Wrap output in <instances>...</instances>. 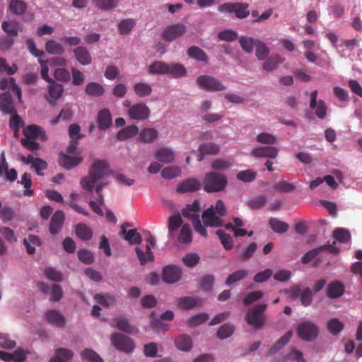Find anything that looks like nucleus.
I'll return each mask as SVG.
<instances>
[{
    "label": "nucleus",
    "instance_id": "obj_1",
    "mask_svg": "<svg viewBox=\"0 0 362 362\" xmlns=\"http://www.w3.org/2000/svg\"><path fill=\"white\" fill-rule=\"evenodd\" d=\"M108 172V163L105 160H96L90 165L88 176L83 177L81 180L82 189L92 192L98 182L106 176Z\"/></svg>",
    "mask_w": 362,
    "mask_h": 362
},
{
    "label": "nucleus",
    "instance_id": "obj_2",
    "mask_svg": "<svg viewBox=\"0 0 362 362\" xmlns=\"http://www.w3.org/2000/svg\"><path fill=\"white\" fill-rule=\"evenodd\" d=\"M227 184L228 180L226 176L217 171L207 173L203 180L204 189L209 193L224 190Z\"/></svg>",
    "mask_w": 362,
    "mask_h": 362
},
{
    "label": "nucleus",
    "instance_id": "obj_3",
    "mask_svg": "<svg viewBox=\"0 0 362 362\" xmlns=\"http://www.w3.org/2000/svg\"><path fill=\"white\" fill-rule=\"evenodd\" d=\"M200 209V204L199 200H195L193 204L187 205L185 209L182 210V214L188 219H190L194 226L195 231L200 235L206 238L207 230L201 223L198 212Z\"/></svg>",
    "mask_w": 362,
    "mask_h": 362
},
{
    "label": "nucleus",
    "instance_id": "obj_4",
    "mask_svg": "<svg viewBox=\"0 0 362 362\" xmlns=\"http://www.w3.org/2000/svg\"><path fill=\"white\" fill-rule=\"evenodd\" d=\"M318 327L316 324L309 320H305L298 324L296 332L301 340L313 341L318 335Z\"/></svg>",
    "mask_w": 362,
    "mask_h": 362
},
{
    "label": "nucleus",
    "instance_id": "obj_5",
    "mask_svg": "<svg viewBox=\"0 0 362 362\" xmlns=\"http://www.w3.org/2000/svg\"><path fill=\"white\" fill-rule=\"evenodd\" d=\"M267 308V304H262L256 305L252 310H250L245 317L246 322L252 325L255 329H262L264 325L263 313Z\"/></svg>",
    "mask_w": 362,
    "mask_h": 362
},
{
    "label": "nucleus",
    "instance_id": "obj_6",
    "mask_svg": "<svg viewBox=\"0 0 362 362\" xmlns=\"http://www.w3.org/2000/svg\"><path fill=\"white\" fill-rule=\"evenodd\" d=\"M249 4L244 3H225L218 6V11L224 13H235L238 18H245L250 15Z\"/></svg>",
    "mask_w": 362,
    "mask_h": 362
},
{
    "label": "nucleus",
    "instance_id": "obj_7",
    "mask_svg": "<svg viewBox=\"0 0 362 362\" xmlns=\"http://www.w3.org/2000/svg\"><path fill=\"white\" fill-rule=\"evenodd\" d=\"M197 83L199 87L207 91H221L226 88L221 81L214 76L207 75L199 76L197 79Z\"/></svg>",
    "mask_w": 362,
    "mask_h": 362
},
{
    "label": "nucleus",
    "instance_id": "obj_8",
    "mask_svg": "<svg viewBox=\"0 0 362 362\" xmlns=\"http://www.w3.org/2000/svg\"><path fill=\"white\" fill-rule=\"evenodd\" d=\"M110 340L115 349L125 353H131L134 348L133 340L121 333L112 334Z\"/></svg>",
    "mask_w": 362,
    "mask_h": 362
},
{
    "label": "nucleus",
    "instance_id": "obj_9",
    "mask_svg": "<svg viewBox=\"0 0 362 362\" xmlns=\"http://www.w3.org/2000/svg\"><path fill=\"white\" fill-rule=\"evenodd\" d=\"M186 31L187 27L185 24H173L164 28L162 33V38L164 41L171 42L183 36Z\"/></svg>",
    "mask_w": 362,
    "mask_h": 362
},
{
    "label": "nucleus",
    "instance_id": "obj_10",
    "mask_svg": "<svg viewBox=\"0 0 362 362\" xmlns=\"http://www.w3.org/2000/svg\"><path fill=\"white\" fill-rule=\"evenodd\" d=\"M150 114V108L143 103L132 105L127 110L128 117L134 120H145L149 117Z\"/></svg>",
    "mask_w": 362,
    "mask_h": 362
},
{
    "label": "nucleus",
    "instance_id": "obj_11",
    "mask_svg": "<svg viewBox=\"0 0 362 362\" xmlns=\"http://www.w3.org/2000/svg\"><path fill=\"white\" fill-rule=\"evenodd\" d=\"M182 276V271L179 267L169 264L163 267L162 271V279L168 284H174L180 281Z\"/></svg>",
    "mask_w": 362,
    "mask_h": 362
},
{
    "label": "nucleus",
    "instance_id": "obj_12",
    "mask_svg": "<svg viewBox=\"0 0 362 362\" xmlns=\"http://www.w3.org/2000/svg\"><path fill=\"white\" fill-rule=\"evenodd\" d=\"M202 218L206 226L218 228L223 225V220L221 216L215 214L213 206H211L204 211Z\"/></svg>",
    "mask_w": 362,
    "mask_h": 362
},
{
    "label": "nucleus",
    "instance_id": "obj_13",
    "mask_svg": "<svg viewBox=\"0 0 362 362\" xmlns=\"http://www.w3.org/2000/svg\"><path fill=\"white\" fill-rule=\"evenodd\" d=\"M130 226H132L130 223L126 222L123 223L121 227V235L131 245L140 244L142 241L141 235L138 233L136 229H132L130 230L126 229L127 227Z\"/></svg>",
    "mask_w": 362,
    "mask_h": 362
},
{
    "label": "nucleus",
    "instance_id": "obj_14",
    "mask_svg": "<svg viewBox=\"0 0 362 362\" xmlns=\"http://www.w3.org/2000/svg\"><path fill=\"white\" fill-rule=\"evenodd\" d=\"M110 326L128 334L137 332L136 328L130 325L128 320L123 316H118L112 319V322H110Z\"/></svg>",
    "mask_w": 362,
    "mask_h": 362
},
{
    "label": "nucleus",
    "instance_id": "obj_15",
    "mask_svg": "<svg viewBox=\"0 0 362 362\" xmlns=\"http://www.w3.org/2000/svg\"><path fill=\"white\" fill-rule=\"evenodd\" d=\"M98 128L106 131L112 124V116L107 108L100 110L97 116Z\"/></svg>",
    "mask_w": 362,
    "mask_h": 362
},
{
    "label": "nucleus",
    "instance_id": "obj_16",
    "mask_svg": "<svg viewBox=\"0 0 362 362\" xmlns=\"http://www.w3.org/2000/svg\"><path fill=\"white\" fill-rule=\"evenodd\" d=\"M23 135L24 138H30L31 139H36V138H40L42 141L47 139L45 130L36 124H30L25 127L23 129Z\"/></svg>",
    "mask_w": 362,
    "mask_h": 362
},
{
    "label": "nucleus",
    "instance_id": "obj_17",
    "mask_svg": "<svg viewBox=\"0 0 362 362\" xmlns=\"http://www.w3.org/2000/svg\"><path fill=\"white\" fill-rule=\"evenodd\" d=\"M50 85L48 87L49 97H47V101L52 105H55V101L59 99L64 92V87L62 84L53 82H48Z\"/></svg>",
    "mask_w": 362,
    "mask_h": 362
},
{
    "label": "nucleus",
    "instance_id": "obj_18",
    "mask_svg": "<svg viewBox=\"0 0 362 362\" xmlns=\"http://www.w3.org/2000/svg\"><path fill=\"white\" fill-rule=\"evenodd\" d=\"M0 110L5 114H16V109L12 96L8 93L0 95Z\"/></svg>",
    "mask_w": 362,
    "mask_h": 362
},
{
    "label": "nucleus",
    "instance_id": "obj_19",
    "mask_svg": "<svg viewBox=\"0 0 362 362\" xmlns=\"http://www.w3.org/2000/svg\"><path fill=\"white\" fill-rule=\"evenodd\" d=\"M279 154V149L272 146H264V147H256L252 151V155L255 157H267L274 158Z\"/></svg>",
    "mask_w": 362,
    "mask_h": 362
},
{
    "label": "nucleus",
    "instance_id": "obj_20",
    "mask_svg": "<svg viewBox=\"0 0 362 362\" xmlns=\"http://www.w3.org/2000/svg\"><path fill=\"white\" fill-rule=\"evenodd\" d=\"M64 222V214L62 211L55 212L50 221L49 231L52 235L58 234L63 226Z\"/></svg>",
    "mask_w": 362,
    "mask_h": 362
},
{
    "label": "nucleus",
    "instance_id": "obj_21",
    "mask_svg": "<svg viewBox=\"0 0 362 362\" xmlns=\"http://www.w3.org/2000/svg\"><path fill=\"white\" fill-rule=\"evenodd\" d=\"M200 189V182L199 180L195 179H187L180 183L177 188V192L178 193H187L194 192Z\"/></svg>",
    "mask_w": 362,
    "mask_h": 362
},
{
    "label": "nucleus",
    "instance_id": "obj_22",
    "mask_svg": "<svg viewBox=\"0 0 362 362\" xmlns=\"http://www.w3.org/2000/svg\"><path fill=\"white\" fill-rule=\"evenodd\" d=\"M45 317L49 323L54 326L62 327L65 324V319L62 314L55 310H49L45 313Z\"/></svg>",
    "mask_w": 362,
    "mask_h": 362
},
{
    "label": "nucleus",
    "instance_id": "obj_23",
    "mask_svg": "<svg viewBox=\"0 0 362 362\" xmlns=\"http://www.w3.org/2000/svg\"><path fill=\"white\" fill-rule=\"evenodd\" d=\"M74 54L82 65H88L91 63V57L88 49L83 46H78L74 49Z\"/></svg>",
    "mask_w": 362,
    "mask_h": 362
},
{
    "label": "nucleus",
    "instance_id": "obj_24",
    "mask_svg": "<svg viewBox=\"0 0 362 362\" xmlns=\"http://www.w3.org/2000/svg\"><path fill=\"white\" fill-rule=\"evenodd\" d=\"M344 292L343 284L339 281H334L329 284L327 288L328 298H335L341 297Z\"/></svg>",
    "mask_w": 362,
    "mask_h": 362
},
{
    "label": "nucleus",
    "instance_id": "obj_25",
    "mask_svg": "<svg viewBox=\"0 0 362 362\" xmlns=\"http://www.w3.org/2000/svg\"><path fill=\"white\" fill-rule=\"evenodd\" d=\"M82 162V158L78 156H71L65 154L60 155L59 164L67 170L78 165Z\"/></svg>",
    "mask_w": 362,
    "mask_h": 362
},
{
    "label": "nucleus",
    "instance_id": "obj_26",
    "mask_svg": "<svg viewBox=\"0 0 362 362\" xmlns=\"http://www.w3.org/2000/svg\"><path fill=\"white\" fill-rule=\"evenodd\" d=\"M155 158L161 163H170L174 159V153L171 149L162 147L156 151Z\"/></svg>",
    "mask_w": 362,
    "mask_h": 362
},
{
    "label": "nucleus",
    "instance_id": "obj_27",
    "mask_svg": "<svg viewBox=\"0 0 362 362\" xmlns=\"http://www.w3.org/2000/svg\"><path fill=\"white\" fill-rule=\"evenodd\" d=\"M135 252L141 265H146L147 262L153 261V255L150 245H146L145 252L140 247H136Z\"/></svg>",
    "mask_w": 362,
    "mask_h": 362
},
{
    "label": "nucleus",
    "instance_id": "obj_28",
    "mask_svg": "<svg viewBox=\"0 0 362 362\" xmlns=\"http://www.w3.org/2000/svg\"><path fill=\"white\" fill-rule=\"evenodd\" d=\"M188 56L198 62L207 63L208 57L205 52L200 47L196 45H192L188 48L187 50Z\"/></svg>",
    "mask_w": 362,
    "mask_h": 362
},
{
    "label": "nucleus",
    "instance_id": "obj_29",
    "mask_svg": "<svg viewBox=\"0 0 362 362\" xmlns=\"http://www.w3.org/2000/svg\"><path fill=\"white\" fill-rule=\"evenodd\" d=\"M176 347L184 351H189L192 348V340L187 334H182L178 336L175 341Z\"/></svg>",
    "mask_w": 362,
    "mask_h": 362
},
{
    "label": "nucleus",
    "instance_id": "obj_30",
    "mask_svg": "<svg viewBox=\"0 0 362 362\" xmlns=\"http://www.w3.org/2000/svg\"><path fill=\"white\" fill-rule=\"evenodd\" d=\"M73 351L66 348H59L55 351L54 357L52 358L49 362H66L73 357Z\"/></svg>",
    "mask_w": 362,
    "mask_h": 362
},
{
    "label": "nucleus",
    "instance_id": "obj_31",
    "mask_svg": "<svg viewBox=\"0 0 362 362\" xmlns=\"http://www.w3.org/2000/svg\"><path fill=\"white\" fill-rule=\"evenodd\" d=\"M283 62L284 59L279 54L272 55L263 62L262 67L264 71H272L276 70Z\"/></svg>",
    "mask_w": 362,
    "mask_h": 362
},
{
    "label": "nucleus",
    "instance_id": "obj_32",
    "mask_svg": "<svg viewBox=\"0 0 362 362\" xmlns=\"http://www.w3.org/2000/svg\"><path fill=\"white\" fill-rule=\"evenodd\" d=\"M18 184L23 186L25 189L23 192V195L26 197H33L34 191L31 189L33 185L32 177L30 173L27 172L24 173L21 177V180L18 181Z\"/></svg>",
    "mask_w": 362,
    "mask_h": 362
},
{
    "label": "nucleus",
    "instance_id": "obj_33",
    "mask_svg": "<svg viewBox=\"0 0 362 362\" xmlns=\"http://www.w3.org/2000/svg\"><path fill=\"white\" fill-rule=\"evenodd\" d=\"M182 219L179 212H176L169 217L168 231L169 238H172L173 233L178 230L182 226Z\"/></svg>",
    "mask_w": 362,
    "mask_h": 362
},
{
    "label": "nucleus",
    "instance_id": "obj_34",
    "mask_svg": "<svg viewBox=\"0 0 362 362\" xmlns=\"http://www.w3.org/2000/svg\"><path fill=\"white\" fill-rule=\"evenodd\" d=\"M86 93L91 97H101L105 94V88L97 82H89L86 85Z\"/></svg>",
    "mask_w": 362,
    "mask_h": 362
},
{
    "label": "nucleus",
    "instance_id": "obj_35",
    "mask_svg": "<svg viewBox=\"0 0 362 362\" xmlns=\"http://www.w3.org/2000/svg\"><path fill=\"white\" fill-rule=\"evenodd\" d=\"M158 136V132L153 128H144L140 132L139 139L145 144L151 143Z\"/></svg>",
    "mask_w": 362,
    "mask_h": 362
},
{
    "label": "nucleus",
    "instance_id": "obj_36",
    "mask_svg": "<svg viewBox=\"0 0 362 362\" xmlns=\"http://www.w3.org/2000/svg\"><path fill=\"white\" fill-rule=\"evenodd\" d=\"M269 225L272 230L276 233H285L288 230L289 226L286 222H283L276 218H271Z\"/></svg>",
    "mask_w": 362,
    "mask_h": 362
},
{
    "label": "nucleus",
    "instance_id": "obj_37",
    "mask_svg": "<svg viewBox=\"0 0 362 362\" xmlns=\"http://www.w3.org/2000/svg\"><path fill=\"white\" fill-rule=\"evenodd\" d=\"M28 254L33 255L35 252V246L41 245V239L35 235H30L23 240Z\"/></svg>",
    "mask_w": 362,
    "mask_h": 362
},
{
    "label": "nucleus",
    "instance_id": "obj_38",
    "mask_svg": "<svg viewBox=\"0 0 362 362\" xmlns=\"http://www.w3.org/2000/svg\"><path fill=\"white\" fill-rule=\"evenodd\" d=\"M45 48L47 52L50 54H63L64 48L63 45L54 40H49L45 44Z\"/></svg>",
    "mask_w": 362,
    "mask_h": 362
},
{
    "label": "nucleus",
    "instance_id": "obj_39",
    "mask_svg": "<svg viewBox=\"0 0 362 362\" xmlns=\"http://www.w3.org/2000/svg\"><path fill=\"white\" fill-rule=\"evenodd\" d=\"M76 233L80 240H88L92 238V230L86 223H78L76 226Z\"/></svg>",
    "mask_w": 362,
    "mask_h": 362
},
{
    "label": "nucleus",
    "instance_id": "obj_40",
    "mask_svg": "<svg viewBox=\"0 0 362 362\" xmlns=\"http://www.w3.org/2000/svg\"><path fill=\"white\" fill-rule=\"evenodd\" d=\"M139 129L136 125H131L126 127L123 129L120 130L117 134V139L120 141L129 139L135 136Z\"/></svg>",
    "mask_w": 362,
    "mask_h": 362
},
{
    "label": "nucleus",
    "instance_id": "obj_41",
    "mask_svg": "<svg viewBox=\"0 0 362 362\" xmlns=\"http://www.w3.org/2000/svg\"><path fill=\"white\" fill-rule=\"evenodd\" d=\"M148 72L151 74H167L168 64L162 62H155L148 66Z\"/></svg>",
    "mask_w": 362,
    "mask_h": 362
},
{
    "label": "nucleus",
    "instance_id": "obj_42",
    "mask_svg": "<svg viewBox=\"0 0 362 362\" xmlns=\"http://www.w3.org/2000/svg\"><path fill=\"white\" fill-rule=\"evenodd\" d=\"M292 336V332L288 331L287 332L284 336H282L277 342L273 345L269 350V355H272L279 350L282 349V347L286 345L289 340L291 339Z\"/></svg>",
    "mask_w": 362,
    "mask_h": 362
},
{
    "label": "nucleus",
    "instance_id": "obj_43",
    "mask_svg": "<svg viewBox=\"0 0 362 362\" xmlns=\"http://www.w3.org/2000/svg\"><path fill=\"white\" fill-rule=\"evenodd\" d=\"M91 2L99 10L109 11L117 6L118 0H91Z\"/></svg>",
    "mask_w": 362,
    "mask_h": 362
},
{
    "label": "nucleus",
    "instance_id": "obj_44",
    "mask_svg": "<svg viewBox=\"0 0 362 362\" xmlns=\"http://www.w3.org/2000/svg\"><path fill=\"white\" fill-rule=\"evenodd\" d=\"M233 165L229 159L216 158L211 163V168L216 171H223L228 169Z\"/></svg>",
    "mask_w": 362,
    "mask_h": 362
},
{
    "label": "nucleus",
    "instance_id": "obj_45",
    "mask_svg": "<svg viewBox=\"0 0 362 362\" xmlns=\"http://www.w3.org/2000/svg\"><path fill=\"white\" fill-rule=\"evenodd\" d=\"M198 299L196 297H182L177 300V306L181 309L189 310L197 305Z\"/></svg>",
    "mask_w": 362,
    "mask_h": 362
},
{
    "label": "nucleus",
    "instance_id": "obj_46",
    "mask_svg": "<svg viewBox=\"0 0 362 362\" xmlns=\"http://www.w3.org/2000/svg\"><path fill=\"white\" fill-rule=\"evenodd\" d=\"M216 233L226 250H230L233 247V240L230 234L226 233L223 230H218Z\"/></svg>",
    "mask_w": 362,
    "mask_h": 362
},
{
    "label": "nucleus",
    "instance_id": "obj_47",
    "mask_svg": "<svg viewBox=\"0 0 362 362\" xmlns=\"http://www.w3.org/2000/svg\"><path fill=\"white\" fill-rule=\"evenodd\" d=\"M134 91L139 97H146L151 95L152 88L149 84L139 82L134 84Z\"/></svg>",
    "mask_w": 362,
    "mask_h": 362
},
{
    "label": "nucleus",
    "instance_id": "obj_48",
    "mask_svg": "<svg viewBox=\"0 0 362 362\" xmlns=\"http://www.w3.org/2000/svg\"><path fill=\"white\" fill-rule=\"evenodd\" d=\"M167 74H170L174 78L181 77L186 74V69L185 66L180 63L168 64V71Z\"/></svg>",
    "mask_w": 362,
    "mask_h": 362
},
{
    "label": "nucleus",
    "instance_id": "obj_49",
    "mask_svg": "<svg viewBox=\"0 0 362 362\" xmlns=\"http://www.w3.org/2000/svg\"><path fill=\"white\" fill-rule=\"evenodd\" d=\"M258 40L254 39L252 37H240L239 43L242 49L247 53H252L253 52L254 46L256 45V42Z\"/></svg>",
    "mask_w": 362,
    "mask_h": 362
},
{
    "label": "nucleus",
    "instance_id": "obj_50",
    "mask_svg": "<svg viewBox=\"0 0 362 362\" xmlns=\"http://www.w3.org/2000/svg\"><path fill=\"white\" fill-rule=\"evenodd\" d=\"M219 151V146L212 142H206L199 146V152L206 155H216Z\"/></svg>",
    "mask_w": 362,
    "mask_h": 362
},
{
    "label": "nucleus",
    "instance_id": "obj_51",
    "mask_svg": "<svg viewBox=\"0 0 362 362\" xmlns=\"http://www.w3.org/2000/svg\"><path fill=\"white\" fill-rule=\"evenodd\" d=\"M81 356L86 362H104L97 353L90 349H85L81 353Z\"/></svg>",
    "mask_w": 362,
    "mask_h": 362
},
{
    "label": "nucleus",
    "instance_id": "obj_52",
    "mask_svg": "<svg viewBox=\"0 0 362 362\" xmlns=\"http://www.w3.org/2000/svg\"><path fill=\"white\" fill-rule=\"evenodd\" d=\"M234 332V326L231 323H225L221 326L217 331V337L221 339H226L230 337Z\"/></svg>",
    "mask_w": 362,
    "mask_h": 362
},
{
    "label": "nucleus",
    "instance_id": "obj_53",
    "mask_svg": "<svg viewBox=\"0 0 362 362\" xmlns=\"http://www.w3.org/2000/svg\"><path fill=\"white\" fill-rule=\"evenodd\" d=\"M269 54V47L261 40H257L255 45V55L259 60H264Z\"/></svg>",
    "mask_w": 362,
    "mask_h": 362
},
{
    "label": "nucleus",
    "instance_id": "obj_54",
    "mask_svg": "<svg viewBox=\"0 0 362 362\" xmlns=\"http://www.w3.org/2000/svg\"><path fill=\"white\" fill-rule=\"evenodd\" d=\"M26 8V4L21 0H11L9 4L10 11L16 15L23 13Z\"/></svg>",
    "mask_w": 362,
    "mask_h": 362
},
{
    "label": "nucleus",
    "instance_id": "obj_55",
    "mask_svg": "<svg viewBox=\"0 0 362 362\" xmlns=\"http://www.w3.org/2000/svg\"><path fill=\"white\" fill-rule=\"evenodd\" d=\"M248 274L249 272L245 269L233 272L226 279V284L227 285H231L238 281H241L245 279L248 275Z\"/></svg>",
    "mask_w": 362,
    "mask_h": 362
},
{
    "label": "nucleus",
    "instance_id": "obj_56",
    "mask_svg": "<svg viewBox=\"0 0 362 362\" xmlns=\"http://www.w3.org/2000/svg\"><path fill=\"white\" fill-rule=\"evenodd\" d=\"M344 324L339 320L333 318L327 322V329L332 334H337L342 331Z\"/></svg>",
    "mask_w": 362,
    "mask_h": 362
},
{
    "label": "nucleus",
    "instance_id": "obj_57",
    "mask_svg": "<svg viewBox=\"0 0 362 362\" xmlns=\"http://www.w3.org/2000/svg\"><path fill=\"white\" fill-rule=\"evenodd\" d=\"M44 274L46 278L50 281L59 282L63 279L62 272L53 267H46Z\"/></svg>",
    "mask_w": 362,
    "mask_h": 362
},
{
    "label": "nucleus",
    "instance_id": "obj_58",
    "mask_svg": "<svg viewBox=\"0 0 362 362\" xmlns=\"http://www.w3.org/2000/svg\"><path fill=\"white\" fill-rule=\"evenodd\" d=\"M178 240L180 243L185 244H188L191 242L192 233L188 224H185L182 226L178 236Z\"/></svg>",
    "mask_w": 362,
    "mask_h": 362
},
{
    "label": "nucleus",
    "instance_id": "obj_59",
    "mask_svg": "<svg viewBox=\"0 0 362 362\" xmlns=\"http://www.w3.org/2000/svg\"><path fill=\"white\" fill-rule=\"evenodd\" d=\"M180 173V169L176 166H169L162 170L161 176L164 179L172 180Z\"/></svg>",
    "mask_w": 362,
    "mask_h": 362
},
{
    "label": "nucleus",
    "instance_id": "obj_60",
    "mask_svg": "<svg viewBox=\"0 0 362 362\" xmlns=\"http://www.w3.org/2000/svg\"><path fill=\"white\" fill-rule=\"evenodd\" d=\"M78 259L84 264H92L94 262V256L91 252L87 249H81L78 251Z\"/></svg>",
    "mask_w": 362,
    "mask_h": 362
},
{
    "label": "nucleus",
    "instance_id": "obj_61",
    "mask_svg": "<svg viewBox=\"0 0 362 362\" xmlns=\"http://www.w3.org/2000/svg\"><path fill=\"white\" fill-rule=\"evenodd\" d=\"M267 197L264 196L255 197L250 199L247 206L252 210L259 209L267 203Z\"/></svg>",
    "mask_w": 362,
    "mask_h": 362
},
{
    "label": "nucleus",
    "instance_id": "obj_62",
    "mask_svg": "<svg viewBox=\"0 0 362 362\" xmlns=\"http://www.w3.org/2000/svg\"><path fill=\"white\" fill-rule=\"evenodd\" d=\"M334 238L341 243L349 242L351 239V235L349 230L342 228H337L334 230Z\"/></svg>",
    "mask_w": 362,
    "mask_h": 362
},
{
    "label": "nucleus",
    "instance_id": "obj_63",
    "mask_svg": "<svg viewBox=\"0 0 362 362\" xmlns=\"http://www.w3.org/2000/svg\"><path fill=\"white\" fill-rule=\"evenodd\" d=\"M54 77L55 80L67 82L70 80L71 75L69 70L64 68H58L54 71Z\"/></svg>",
    "mask_w": 362,
    "mask_h": 362
},
{
    "label": "nucleus",
    "instance_id": "obj_64",
    "mask_svg": "<svg viewBox=\"0 0 362 362\" xmlns=\"http://www.w3.org/2000/svg\"><path fill=\"white\" fill-rule=\"evenodd\" d=\"M255 177L256 173L251 170H246L237 173V179L245 182H252Z\"/></svg>",
    "mask_w": 362,
    "mask_h": 362
}]
</instances>
